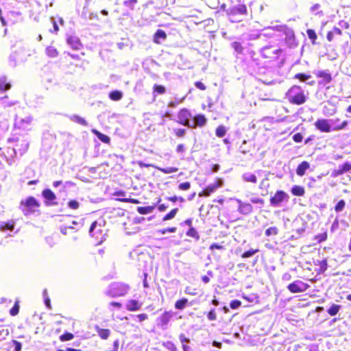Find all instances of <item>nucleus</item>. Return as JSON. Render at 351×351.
I'll return each instance as SVG.
<instances>
[{
  "label": "nucleus",
  "instance_id": "obj_1",
  "mask_svg": "<svg viewBox=\"0 0 351 351\" xmlns=\"http://www.w3.org/2000/svg\"><path fill=\"white\" fill-rule=\"evenodd\" d=\"M225 5L221 6L231 23L241 22L248 14L247 6L243 3L232 4L226 10H225Z\"/></svg>",
  "mask_w": 351,
  "mask_h": 351
},
{
  "label": "nucleus",
  "instance_id": "obj_2",
  "mask_svg": "<svg viewBox=\"0 0 351 351\" xmlns=\"http://www.w3.org/2000/svg\"><path fill=\"white\" fill-rule=\"evenodd\" d=\"M332 119H318L314 123L315 128L322 132H330L344 129L348 124V121H343L340 125L332 126Z\"/></svg>",
  "mask_w": 351,
  "mask_h": 351
},
{
  "label": "nucleus",
  "instance_id": "obj_3",
  "mask_svg": "<svg viewBox=\"0 0 351 351\" xmlns=\"http://www.w3.org/2000/svg\"><path fill=\"white\" fill-rule=\"evenodd\" d=\"M287 98L293 104L301 105L306 102V97L304 90L299 86L294 85L287 93Z\"/></svg>",
  "mask_w": 351,
  "mask_h": 351
},
{
  "label": "nucleus",
  "instance_id": "obj_4",
  "mask_svg": "<svg viewBox=\"0 0 351 351\" xmlns=\"http://www.w3.org/2000/svg\"><path fill=\"white\" fill-rule=\"evenodd\" d=\"M283 32L286 35V38L289 41L294 40V34L292 29L288 28L285 25H276L273 27H267L263 29L261 35L267 37H273L275 32Z\"/></svg>",
  "mask_w": 351,
  "mask_h": 351
},
{
  "label": "nucleus",
  "instance_id": "obj_5",
  "mask_svg": "<svg viewBox=\"0 0 351 351\" xmlns=\"http://www.w3.org/2000/svg\"><path fill=\"white\" fill-rule=\"evenodd\" d=\"M40 204L33 196H29L20 202V208L25 215H28L38 210Z\"/></svg>",
  "mask_w": 351,
  "mask_h": 351
},
{
  "label": "nucleus",
  "instance_id": "obj_6",
  "mask_svg": "<svg viewBox=\"0 0 351 351\" xmlns=\"http://www.w3.org/2000/svg\"><path fill=\"white\" fill-rule=\"evenodd\" d=\"M130 286L121 282L111 283V297L125 296L130 290Z\"/></svg>",
  "mask_w": 351,
  "mask_h": 351
},
{
  "label": "nucleus",
  "instance_id": "obj_7",
  "mask_svg": "<svg viewBox=\"0 0 351 351\" xmlns=\"http://www.w3.org/2000/svg\"><path fill=\"white\" fill-rule=\"evenodd\" d=\"M192 117V114L188 109L182 108L178 112V122L184 126L195 128V125H192L191 122Z\"/></svg>",
  "mask_w": 351,
  "mask_h": 351
},
{
  "label": "nucleus",
  "instance_id": "obj_8",
  "mask_svg": "<svg viewBox=\"0 0 351 351\" xmlns=\"http://www.w3.org/2000/svg\"><path fill=\"white\" fill-rule=\"evenodd\" d=\"M280 53L281 49L272 46H265L261 49V56L264 58L277 59Z\"/></svg>",
  "mask_w": 351,
  "mask_h": 351
},
{
  "label": "nucleus",
  "instance_id": "obj_9",
  "mask_svg": "<svg viewBox=\"0 0 351 351\" xmlns=\"http://www.w3.org/2000/svg\"><path fill=\"white\" fill-rule=\"evenodd\" d=\"M289 196L283 191H277L275 195L270 198V204L272 206L278 207L284 201L288 202Z\"/></svg>",
  "mask_w": 351,
  "mask_h": 351
},
{
  "label": "nucleus",
  "instance_id": "obj_10",
  "mask_svg": "<svg viewBox=\"0 0 351 351\" xmlns=\"http://www.w3.org/2000/svg\"><path fill=\"white\" fill-rule=\"evenodd\" d=\"M174 313L172 311H165L160 317L156 319V324L162 330L168 327L169 322L172 319Z\"/></svg>",
  "mask_w": 351,
  "mask_h": 351
},
{
  "label": "nucleus",
  "instance_id": "obj_11",
  "mask_svg": "<svg viewBox=\"0 0 351 351\" xmlns=\"http://www.w3.org/2000/svg\"><path fill=\"white\" fill-rule=\"evenodd\" d=\"M308 287V285L299 280L293 282L287 286L288 290L293 293L306 291Z\"/></svg>",
  "mask_w": 351,
  "mask_h": 351
},
{
  "label": "nucleus",
  "instance_id": "obj_12",
  "mask_svg": "<svg viewBox=\"0 0 351 351\" xmlns=\"http://www.w3.org/2000/svg\"><path fill=\"white\" fill-rule=\"evenodd\" d=\"M8 141L9 143H16L13 147L15 154L19 152L20 154H23L28 149L29 144L26 141H19L18 139L9 138Z\"/></svg>",
  "mask_w": 351,
  "mask_h": 351
},
{
  "label": "nucleus",
  "instance_id": "obj_13",
  "mask_svg": "<svg viewBox=\"0 0 351 351\" xmlns=\"http://www.w3.org/2000/svg\"><path fill=\"white\" fill-rule=\"evenodd\" d=\"M222 181L219 180L216 183L211 184L206 186L204 190L199 193V197H208L211 193H214L219 187L221 186Z\"/></svg>",
  "mask_w": 351,
  "mask_h": 351
},
{
  "label": "nucleus",
  "instance_id": "obj_14",
  "mask_svg": "<svg viewBox=\"0 0 351 351\" xmlns=\"http://www.w3.org/2000/svg\"><path fill=\"white\" fill-rule=\"evenodd\" d=\"M143 303L138 300L130 299L126 301L125 308L129 311H138L142 308Z\"/></svg>",
  "mask_w": 351,
  "mask_h": 351
},
{
  "label": "nucleus",
  "instance_id": "obj_15",
  "mask_svg": "<svg viewBox=\"0 0 351 351\" xmlns=\"http://www.w3.org/2000/svg\"><path fill=\"white\" fill-rule=\"evenodd\" d=\"M67 43L74 50H80L82 48V44L79 38L76 36H70L67 38Z\"/></svg>",
  "mask_w": 351,
  "mask_h": 351
},
{
  "label": "nucleus",
  "instance_id": "obj_16",
  "mask_svg": "<svg viewBox=\"0 0 351 351\" xmlns=\"http://www.w3.org/2000/svg\"><path fill=\"white\" fill-rule=\"evenodd\" d=\"M239 211L243 215H247L252 212L253 207L249 203H243L241 200H238Z\"/></svg>",
  "mask_w": 351,
  "mask_h": 351
},
{
  "label": "nucleus",
  "instance_id": "obj_17",
  "mask_svg": "<svg viewBox=\"0 0 351 351\" xmlns=\"http://www.w3.org/2000/svg\"><path fill=\"white\" fill-rule=\"evenodd\" d=\"M207 123V119L202 114H199L193 117V121L191 123L192 125H195L196 127H203Z\"/></svg>",
  "mask_w": 351,
  "mask_h": 351
},
{
  "label": "nucleus",
  "instance_id": "obj_18",
  "mask_svg": "<svg viewBox=\"0 0 351 351\" xmlns=\"http://www.w3.org/2000/svg\"><path fill=\"white\" fill-rule=\"evenodd\" d=\"M294 78L299 80L300 82H306L307 84L311 86L314 85L315 83L314 80H310L312 78L311 75L302 73H297L295 75Z\"/></svg>",
  "mask_w": 351,
  "mask_h": 351
},
{
  "label": "nucleus",
  "instance_id": "obj_19",
  "mask_svg": "<svg viewBox=\"0 0 351 351\" xmlns=\"http://www.w3.org/2000/svg\"><path fill=\"white\" fill-rule=\"evenodd\" d=\"M42 195L46 200L50 202L51 204H56V203L53 202V201L56 199V196L51 189H44L42 192Z\"/></svg>",
  "mask_w": 351,
  "mask_h": 351
},
{
  "label": "nucleus",
  "instance_id": "obj_20",
  "mask_svg": "<svg viewBox=\"0 0 351 351\" xmlns=\"http://www.w3.org/2000/svg\"><path fill=\"white\" fill-rule=\"evenodd\" d=\"M309 168V163L306 161H303L298 166L296 169V173L300 176H302Z\"/></svg>",
  "mask_w": 351,
  "mask_h": 351
},
{
  "label": "nucleus",
  "instance_id": "obj_21",
  "mask_svg": "<svg viewBox=\"0 0 351 351\" xmlns=\"http://www.w3.org/2000/svg\"><path fill=\"white\" fill-rule=\"evenodd\" d=\"M120 223L123 226V229H124L126 234H135V233L138 232L140 230V228L138 226H133L132 228H130V227L128 228L126 226H127L128 223H129V222L126 221L125 220H121V221H120Z\"/></svg>",
  "mask_w": 351,
  "mask_h": 351
},
{
  "label": "nucleus",
  "instance_id": "obj_22",
  "mask_svg": "<svg viewBox=\"0 0 351 351\" xmlns=\"http://www.w3.org/2000/svg\"><path fill=\"white\" fill-rule=\"evenodd\" d=\"M11 83L5 76L0 77V90L2 92L6 91L11 88Z\"/></svg>",
  "mask_w": 351,
  "mask_h": 351
},
{
  "label": "nucleus",
  "instance_id": "obj_23",
  "mask_svg": "<svg viewBox=\"0 0 351 351\" xmlns=\"http://www.w3.org/2000/svg\"><path fill=\"white\" fill-rule=\"evenodd\" d=\"M187 306H192V303L189 302V300L186 298H182L178 300L175 303V308L178 310H183Z\"/></svg>",
  "mask_w": 351,
  "mask_h": 351
},
{
  "label": "nucleus",
  "instance_id": "obj_24",
  "mask_svg": "<svg viewBox=\"0 0 351 351\" xmlns=\"http://www.w3.org/2000/svg\"><path fill=\"white\" fill-rule=\"evenodd\" d=\"M14 221L10 220L8 221H2L0 223V230L1 231L13 230L14 228Z\"/></svg>",
  "mask_w": 351,
  "mask_h": 351
},
{
  "label": "nucleus",
  "instance_id": "obj_25",
  "mask_svg": "<svg viewBox=\"0 0 351 351\" xmlns=\"http://www.w3.org/2000/svg\"><path fill=\"white\" fill-rule=\"evenodd\" d=\"M242 179L246 182H257V178L255 174L250 172H245L242 175Z\"/></svg>",
  "mask_w": 351,
  "mask_h": 351
},
{
  "label": "nucleus",
  "instance_id": "obj_26",
  "mask_svg": "<svg viewBox=\"0 0 351 351\" xmlns=\"http://www.w3.org/2000/svg\"><path fill=\"white\" fill-rule=\"evenodd\" d=\"M317 77L323 78L325 84H328L332 80V77L330 73H329L326 71H319L317 73Z\"/></svg>",
  "mask_w": 351,
  "mask_h": 351
},
{
  "label": "nucleus",
  "instance_id": "obj_27",
  "mask_svg": "<svg viewBox=\"0 0 351 351\" xmlns=\"http://www.w3.org/2000/svg\"><path fill=\"white\" fill-rule=\"evenodd\" d=\"M125 215V210H124L115 209V208H113V210H111V218H112L113 217H115V216H119L121 217V221L127 219V221L128 222H130V219Z\"/></svg>",
  "mask_w": 351,
  "mask_h": 351
},
{
  "label": "nucleus",
  "instance_id": "obj_28",
  "mask_svg": "<svg viewBox=\"0 0 351 351\" xmlns=\"http://www.w3.org/2000/svg\"><path fill=\"white\" fill-rule=\"evenodd\" d=\"M291 193L295 196H303L305 191L303 186L299 185H293L291 190Z\"/></svg>",
  "mask_w": 351,
  "mask_h": 351
},
{
  "label": "nucleus",
  "instance_id": "obj_29",
  "mask_svg": "<svg viewBox=\"0 0 351 351\" xmlns=\"http://www.w3.org/2000/svg\"><path fill=\"white\" fill-rule=\"evenodd\" d=\"M166 38V33L162 29H158L154 34V42L156 43H160L161 40H164Z\"/></svg>",
  "mask_w": 351,
  "mask_h": 351
},
{
  "label": "nucleus",
  "instance_id": "obj_30",
  "mask_svg": "<svg viewBox=\"0 0 351 351\" xmlns=\"http://www.w3.org/2000/svg\"><path fill=\"white\" fill-rule=\"evenodd\" d=\"M154 208L155 206H138L136 210L141 215H146L152 213Z\"/></svg>",
  "mask_w": 351,
  "mask_h": 351
},
{
  "label": "nucleus",
  "instance_id": "obj_31",
  "mask_svg": "<svg viewBox=\"0 0 351 351\" xmlns=\"http://www.w3.org/2000/svg\"><path fill=\"white\" fill-rule=\"evenodd\" d=\"M341 308V306L336 304H332L327 310V313L330 316L336 315L340 309Z\"/></svg>",
  "mask_w": 351,
  "mask_h": 351
},
{
  "label": "nucleus",
  "instance_id": "obj_32",
  "mask_svg": "<svg viewBox=\"0 0 351 351\" xmlns=\"http://www.w3.org/2000/svg\"><path fill=\"white\" fill-rule=\"evenodd\" d=\"M130 317L133 321L142 323L148 319V315L145 313H141L138 315H131Z\"/></svg>",
  "mask_w": 351,
  "mask_h": 351
},
{
  "label": "nucleus",
  "instance_id": "obj_33",
  "mask_svg": "<svg viewBox=\"0 0 351 351\" xmlns=\"http://www.w3.org/2000/svg\"><path fill=\"white\" fill-rule=\"evenodd\" d=\"M123 93L119 90H111V100L119 101L123 98Z\"/></svg>",
  "mask_w": 351,
  "mask_h": 351
},
{
  "label": "nucleus",
  "instance_id": "obj_34",
  "mask_svg": "<svg viewBox=\"0 0 351 351\" xmlns=\"http://www.w3.org/2000/svg\"><path fill=\"white\" fill-rule=\"evenodd\" d=\"M46 53L50 58H56L58 55V51L54 47L49 46L46 48Z\"/></svg>",
  "mask_w": 351,
  "mask_h": 351
},
{
  "label": "nucleus",
  "instance_id": "obj_35",
  "mask_svg": "<svg viewBox=\"0 0 351 351\" xmlns=\"http://www.w3.org/2000/svg\"><path fill=\"white\" fill-rule=\"evenodd\" d=\"M19 300H17L15 301L14 306L10 310V314L12 316H16L19 314Z\"/></svg>",
  "mask_w": 351,
  "mask_h": 351
},
{
  "label": "nucleus",
  "instance_id": "obj_36",
  "mask_svg": "<svg viewBox=\"0 0 351 351\" xmlns=\"http://www.w3.org/2000/svg\"><path fill=\"white\" fill-rule=\"evenodd\" d=\"M227 130L225 126L223 125H219L217 128L215 134L217 137L222 138L226 134Z\"/></svg>",
  "mask_w": 351,
  "mask_h": 351
},
{
  "label": "nucleus",
  "instance_id": "obj_37",
  "mask_svg": "<svg viewBox=\"0 0 351 351\" xmlns=\"http://www.w3.org/2000/svg\"><path fill=\"white\" fill-rule=\"evenodd\" d=\"M158 169L164 173H176L178 171V169L174 167H168L165 168L158 167Z\"/></svg>",
  "mask_w": 351,
  "mask_h": 351
},
{
  "label": "nucleus",
  "instance_id": "obj_38",
  "mask_svg": "<svg viewBox=\"0 0 351 351\" xmlns=\"http://www.w3.org/2000/svg\"><path fill=\"white\" fill-rule=\"evenodd\" d=\"M231 46L237 53L241 54L243 53V47L240 43L233 42L231 43Z\"/></svg>",
  "mask_w": 351,
  "mask_h": 351
},
{
  "label": "nucleus",
  "instance_id": "obj_39",
  "mask_svg": "<svg viewBox=\"0 0 351 351\" xmlns=\"http://www.w3.org/2000/svg\"><path fill=\"white\" fill-rule=\"evenodd\" d=\"M186 235L195 238L196 240H198L199 239V236L197 231L193 227H191L189 229V230L186 232Z\"/></svg>",
  "mask_w": 351,
  "mask_h": 351
},
{
  "label": "nucleus",
  "instance_id": "obj_40",
  "mask_svg": "<svg viewBox=\"0 0 351 351\" xmlns=\"http://www.w3.org/2000/svg\"><path fill=\"white\" fill-rule=\"evenodd\" d=\"M346 206V202L343 199L339 200L335 206V210L337 213L341 212Z\"/></svg>",
  "mask_w": 351,
  "mask_h": 351
},
{
  "label": "nucleus",
  "instance_id": "obj_41",
  "mask_svg": "<svg viewBox=\"0 0 351 351\" xmlns=\"http://www.w3.org/2000/svg\"><path fill=\"white\" fill-rule=\"evenodd\" d=\"M71 119L74 122L77 123L82 125H87V124H88L86 121L84 119L80 117L78 115H73V117H71Z\"/></svg>",
  "mask_w": 351,
  "mask_h": 351
},
{
  "label": "nucleus",
  "instance_id": "obj_42",
  "mask_svg": "<svg viewBox=\"0 0 351 351\" xmlns=\"http://www.w3.org/2000/svg\"><path fill=\"white\" fill-rule=\"evenodd\" d=\"M178 211V208H173L169 213H167V215H165L164 216L162 220L167 221V220H170V219L174 218V217L177 214Z\"/></svg>",
  "mask_w": 351,
  "mask_h": 351
},
{
  "label": "nucleus",
  "instance_id": "obj_43",
  "mask_svg": "<svg viewBox=\"0 0 351 351\" xmlns=\"http://www.w3.org/2000/svg\"><path fill=\"white\" fill-rule=\"evenodd\" d=\"M278 234V229L275 227H270L265 230V235L267 237L277 235Z\"/></svg>",
  "mask_w": 351,
  "mask_h": 351
},
{
  "label": "nucleus",
  "instance_id": "obj_44",
  "mask_svg": "<svg viewBox=\"0 0 351 351\" xmlns=\"http://www.w3.org/2000/svg\"><path fill=\"white\" fill-rule=\"evenodd\" d=\"M74 337V335L71 332H65L63 335H60L59 339L61 341H70L73 339Z\"/></svg>",
  "mask_w": 351,
  "mask_h": 351
},
{
  "label": "nucleus",
  "instance_id": "obj_45",
  "mask_svg": "<svg viewBox=\"0 0 351 351\" xmlns=\"http://www.w3.org/2000/svg\"><path fill=\"white\" fill-rule=\"evenodd\" d=\"M319 273H324L328 269V263L326 259H324L319 262Z\"/></svg>",
  "mask_w": 351,
  "mask_h": 351
},
{
  "label": "nucleus",
  "instance_id": "obj_46",
  "mask_svg": "<svg viewBox=\"0 0 351 351\" xmlns=\"http://www.w3.org/2000/svg\"><path fill=\"white\" fill-rule=\"evenodd\" d=\"M137 3V0H124L123 5L128 8L130 10H133L135 5Z\"/></svg>",
  "mask_w": 351,
  "mask_h": 351
},
{
  "label": "nucleus",
  "instance_id": "obj_47",
  "mask_svg": "<svg viewBox=\"0 0 351 351\" xmlns=\"http://www.w3.org/2000/svg\"><path fill=\"white\" fill-rule=\"evenodd\" d=\"M258 252V250L256 249V250H253V249H251L250 250H247L246 252H245L242 255H241V257L243 258H250L252 256H254L256 253H257Z\"/></svg>",
  "mask_w": 351,
  "mask_h": 351
},
{
  "label": "nucleus",
  "instance_id": "obj_48",
  "mask_svg": "<svg viewBox=\"0 0 351 351\" xmlns=\"http://www.w3.org/2000/svg\"><path fill=\"white\" fill-rule=\"evenodd\" d=\"M166 88L162 85L155 84L154 86V93L163 94L165 93Z\"/></svg>",
  "mask_w": 351,
  "mask_h": 351
},
{
  "label": "nucleus",
  "instance_id": "obj_49",
  "mask_svg": "<svg viewBox=\"0 0 351 351\" xmlns=\"http://www.w3.org/2000/svg\"><path fill=\"white\" fill-rule=\"evenodd\" d=\"M97 136L98 138L103 142L104 143H108L109 141H110V138H108V136L100 133L99 132L94 130L93 131Z\"/></svg>",
  "mask_w": 351,
  "mask_h": 351
},
{
  "label": "nucleus",
  "instance_id": "obj_50",
  "mask_svg": "<svg viewBox=\"0 0 351 351\" xmlns=\"http://www.w3.org/2000/svg\"><path fill=\"white\" fill-rule=\"evenodd\" d=\"M97 332L99 337L104 339H107L109 335V331L108 329L98 328Z\"/></svg>",
  "mask_w": 351,
  "mask_h": 351
},
{
  "label": "nucleus",
  "instance_id": "obj_51",
  "mask_svg": "<svg viewBox=\"0 0 351 351\" xmlns=\"http://www.w3.org/2000/svg\"><path fill=\"white\" fill-rule=\"evenodd\" d=\"M339 168L342 171L343 173L349 171L351 169V164L348 162H344L343 165H339Z\"/></svg>",
  "mask_w": 351,
  "mask_h": 351
},
{
  "label": "nucleus",
  "instance_id": "obj_52",
  "mask_svg": "<svg viewBox=\"0 0 351 351\" xmlns=\"http://www.w3.org/2000/svg\"><path fill=\"white\" fill-rule=\"evenodd\" d=\"M320 7L321 6L319 3H316L311 8V12H315L317 11V12L315 13V14H319V16H324V12L322 10L319 11Z\"/></svg>",
  "mask_w": 351,
  "mask_h": 351
},
{
  "label": "nucleus",
  "instance_id": "obj_53",
  "mask_svg": "<svg viewBox=\"0 0 351 351\" xmlns=\"http://www.w3.org/2000/svg\"><path fill=\"white\" fill-rule=\"evenodd\" d=\"M207 317L210 321H215L217 319V314L215 309H211L207 314Z\"/></svg>",
  "mask_w": 351,
  "mask_h": 351
},
{
  "label": "nucleus",
  "instance_id": "obj_54",
  "mask_svg": "<svg viewBox=\"0 0 351 351\" xmlns=\"http://www.w3.org/2000/svg\"><path fill=\"white\" fill-rule=\"evenodd\" d=\"M241 305V301L238 300H232L230 303V307L232 308V309H237L239 307H240Z\"/></svg>",
  "mask_w": 351,
  "mask_h": 351
},
{
  "label": "nucleus",
  "instance_id": "obj_55",
  "mask_svg": "<svg viewBox=\"0 0 351 351\" xmlns=\"http://www.w3.org/2000/svg\"><path fill=\"white\" fill-rule=\"evenodd\" d=\"M191 188V184L189 182H185L180 183L178 185V189L182 191H187Z\"/></svg>",
  "mask_w": 351,
  "mask_h": 351
},
{
  "label": "nucleus",
  "instance_id": "obj_56",
  "mask_svg": "<svg viewBox=\"0 0 351 351\" xmlns=\"http://www.w3.org/2000/svg\"><path fill=\"white\" fill-rule=\"evenodd\" d=\"M174 133L178 137H183L186 134V130L182 128L175 129Z\"/></svg>",
  "mask_w": 351,
  "mask_h": 351
},
{
  "label": "nucleus",
  "instance_id": "obj_57",
  "mask_svg": "<svg viewBox=\"0 0 351 351\" xmlns=\"http://www.w3.org/2000/svg\"><path fill=\"white\" fill-rule=\"evenodd\" d=\"M179 340L180 341L182 345L189 343L190 339L187 338L184 334H180L179 335Z\"/></svg>",
  "mask_w": 351,
  "mask_h": 351
},
{
  "label": "nucleus",
  "instance_id": "obj_58",
  "mask_svg": "<svg viewBox=\"0 0 351 351\" xmlns=\"http://www.w3.org/2000/svg\"><path fill=\"white\" fill-rule=\"evenodd\" d=\"M165 347L170 351H176L177 348L175 344L171 341H167L165 343Z\"/></svg>",
  "mask_w": 351,
  "mask_h": 351
},
{
  "label": "nucleus",
  "instance_id": "obj_59",
  "mask_svg": "<svg viewBox=\"0 0 351 351\" xmlns=\"http://www.w3.org/2000/svg\"><path fill=\"white\" fill-rule=\"evenodd\" d=\"M327 239V233L324 232L316 236V239L319 243L326 241Z\"/></svg>",
  "mask_w": 351,
  "mask_h": 351
},
{
  "label": "nucleus",
  "instance_id": "obj_60",
  "mask_svg": "<svg viewBox=\"0 0 351 351\" xmlns=\"http://www.w3.org/2000/svg\"><path fill=\"white\" fill-rule=\"evenodd\" d=\"M176 230H177V228L176 227L167 228H164L162 230H160V232L162 234H165L168 232H170V233L175 232L176 231Z\"/></svg>",
  "mask_w": 351,
  "mask_h": 351
},
{
  "label": "nucleus",
  "instance_id": "obj_61",
  "mask_svg": "<svg viewBox=\"0 0 351 351\" xmlns=\"http://www.w3.org/2000/svg\"><path fill=\"white\" fill-rule=\"evenodd\" d=\"M292 138L295 143H300L302 141L303 136L301 133H296L293 136Z\"/></svg>",
  "mask_w": 351,
  "mask_h": 351
},
{
  "label": "nucleus",
  "instance_id": "obj_62",
  "mask_svg": "<svg viewBox=\"0 0 351 351\" xmlns=\"http://www.w3.org/2000/svg\"><path fill=\"white\" fill-rule=\"evenodd\" d=\"M307 35H308V38L312 40H314L317 38L316 33L313 29H308Z\"/></svg>",
  "mask_w": 351,
  "mask_h": 351
},
{
  "label": "nucleus",
  "instance_id": "obj_63",
  "mask_svg": "<svg viewBox=\"0 0 351 351\" xmlns=\"http://www.w3.org/2000/svg\"><path fill=\"white\" fill-rule=\"evenodd\" d=\"M68 205L72 209H77L79 208V203L76 200H71L69 202Z\"/></svg>",
  "mask_w": 351,
  "mask_h": 351
},
{
  "label": "nucleus",
  "instance_id": "obj_64",
  "mask_svg": "<svg viewBox=\"0 0 351 351\" xmlns=\"http://www.w3.org/2000/svg\"><path fill=\"white\" fill-rule=\"evenodd\" d=\"M12 343L14 346V351H21V350L22 346H21V342H19V341H18L16 340H13L12 341Z\"/></svg>",
  "mask_w": 351,
  "mask_h": 351
}]
</instances>
